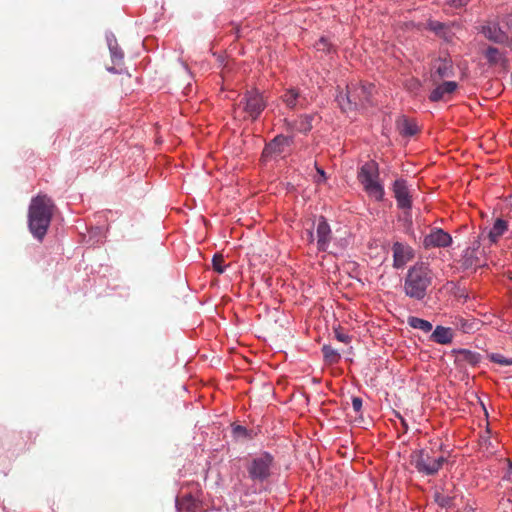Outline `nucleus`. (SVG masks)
Segmentation results:
<instances>
[{
	"label": "nucleus",
	"instance_id": "obj_1",
	"mask_svg": "<svg viewBox=\"0 0 512 512\" xmlns=\"http://www.w3.org/2000/svg\"><path fill=\"white\" fill-rule=\"evenodd\" d=\"M55 205L47 195L32 198L28 209V227L31 234L42 241L50 226Z\"/></svg>",
	"mask_w": 512,
	"mask_h": 512
},
{
	"label": "nucleus",
	"instance_id": "obj_2",
	"mask_svg": "<svg viewBox=\"0 0 512 512\" xmlns=\"http://www.w3.org/2000/svg\"><path fill=\"white\" fill-rule=\"evenodd\" d=\"M433 281V272L425 263H416L410 267L404 279L403 290L409 298L421 301Z\"/></svg>",
	"mask_w": 512,
	"mask_h": 512
},
{
	"label": "nucleus",
	"instance_id": "obj_3",
	"mask_svg": "<svg viewBox=\"0 0 512 512\" xmlns=\"http://www.w3.org/2000/svg\"><path fill=\"white\" fill-rule=\"evenodd\" d=\"M266 105V99L258 89L247 90L234 108L235 118L256 121Z\"/></svg>",
	"mask_w": 512,
	"mask_h": 512
},
{
	"label": "nucleus",
	"instance_id": "obj_4",
	"mask_svg": "<svg viewBox=\"0 0 512 512\" xmlns=\"http://www.w3.org/2000/svg\"><path fill=\"white\" fill-rule=\"evenodd\" d=\"M357 179L369 197L374 198L376 201L383 200L385 191L379 181V166L375 161L370 160L364 163L359 168Z\"/></svg>",
	"mask_w": 512,
	"mask_h": 512
},
{
	"label": "nucleus",
	"instance_id": "obj_5",
	"mask_svg": "<svg viewBox=\"0 0 512 512\" xmlns=\"http://www.w3.org/2000/svg\"><path fill=\"white\" fill-rule=\"evenodd\" d=\"M276 467L275 458L269 452H261L250 458L246 465L248 477L255 483L270 479Z\"/></svg>",
	"mask_w": 512,
	"mask_h": 512
},
{
	"label": "nucleus",
	"instance_id": "obj_6",
	"mask_svg": "<svg viewBox=\"0 0 512 512\" xmlns=\"http://www.w3.org/2000/svg\"><path fill=\"white\" fill-rule=\"evenodd\" d=\"M434 452L428 449L415 451L411 455V464L419 473L425 475H434L446 462L444 456H434Z\"/></svg>",
	"mask_w": 512,
	"mask_h": 512
},
{
	"label": "nucleus",
	"instance_id": "obj_7",
	"mask_svg": "<svg viewBox=\"0 0 512 512\" xmlns=\"http://www.w3.org/2000/svg\"><path fill=\"white\" fill-rule=\"evenodd\" d=\"M374 90L373 84L365 85H348L346 89V104L345 108H364L372 103V93Z\"/></svg>",
	"mask_w": 512,
	"mask_h": 512
},
{
	"label": "nucleus",
	"instance_id": "obj_8",
	"mask_svg": "<svg viewBox=\"0 0 512 512\" xmlns=\"http://www.w3.org/2000/svg\"><path fill=\"white\" fill-rule=\"evenodd\" d=\"M294 143L293 136L277 135L274 137L263 149L262 157L271 158L285 152L287 147H290Z\"/></svg>",
	"mask_w": 512,
	"mask_h": 512
},
{
	"label": "nucleus",
	"instance_id": "obj_9",
	"mask_svg": "<svg viewBox=\"0 0 512 512\" xmlns=\"http://www.w3.org/2000/svg\"><path fill=\"white\" fill-rule=\"evenodd\" d=\"M392 191L396 199L398 208L410 210L412 207V197L404 179H396L392 184Z\"/></svg>",
	"mask_w": 512,
	"mask_h": 512
},
{
	"label": "nucleus",
	"instance_id": "obj_10",
	"mask_svg": "<svg viewBox=\"0 0 512 512\" xmlns=\"http://www.w3.org/2000/svg\"><path fill=\"white\" fill-rule=\"evenodd\" d=\"M452 242V237L449 233L441 228H433L430 233L424 237L423 246L429 248H444L448 247Z\"/></svg>",
	"mask_w": 512,
	"mask_h": 512
},
{
	"label": "nucleus",
	"instance_id": "obj_11",
	"mask_svg": "<svg viewBox=\"0 0 512 512\" xmlns=\"http://www.w3.org/2000/svg\"><path fill=\"white\" fill-rule=\"evenodd\" d=\"M454 76V68L451 59L438 58L432 63L431 67V79L434 84H437L444 78H450Z\"/></svg>",
	"mask_w": 512,
	"mask_h": 512
},
{
	"label": "nucleus",
	"instance_id": "obj_12",
	"mask_svg": "<svg viewBox=\"0 0 512 512\" xmlns=\"http://www.w3.org/2000/svg\"><path fill=\"white\" fill-rule=\"evenodd\" d=\"M458 83L455 81H445L438 84L430 93L429 100L432 102L448 101L452 94L457 90Z\"/></svg>",
	"mask_w": 512,
	"mask_h": 512
},
{
	"label": "nucleus",
	"instance_id": "obj_13",
	"mask_svg": "<svg viewBox=\"0 0 512 512\" xmlns=\"http://www.w3.org/2000/svg\"><path fill=\"white\" fill-rule=\"evenodd\" d=\"M317 247L320 251H327L332 240V231L327 220L321 216L316 228Z\"/></svg>",
	"mask_w": 512,
	"mask_h": 512
},
{
	"label": "nucleus",
	"instance_id": "obj_14",
	"mask_svg": "<svg viewBox=\"0 0 512 512\" xmlns=\"http://www.w3.org/2000/svg\"><path fill=\"white\" fill-rule=\"evenodd\" d=\"M393 266L397 269L402 268L413 258V250L410 246L396 242L392 246Z\"/></svg>",
	"mask_w": 512,
	"mask_h": 512
},
{
	"label": "nucleus",
	"instance_id": "obj_15",
	"mask_svg": "<svg viewBox=\"0 0 512 512\" xmlns=\"http://www.w3.org/2000/svg\"><path fill=\"white\" fill-rule=\"evenodd\" d=\"M481 32L489 41L496 44H507L509 41L508 35L499 27L497 23L489 22L483 25Z\"/></svg>",
	"mask_w": 512,
	"mask_h": 512
},
{
	"label": "nucleus",
	"instance_id": "obj_16",
	"mask_svg": "<svg viewBox=\"0 0 512 512\" xmlns=\"http://www.w3.org/2000/svg\"><path fill=\"white\" fill-rule=\"evenodd\" d=\"M315 116L316 115L314 114L301 115L294 122H287V127L292 131L306 134L313 128L312 122L314 121Z\"/></svg>",
	"mask_w": 512,
	"mask_h": 512
},
{
	"label": "nucleus",
	"instance_id": "obj_17",
	"mask_svg": "<svg viewBox=\"0 0 512 512\" xmlns=\"http://www.w3.org/2000/svg\"><path fill=\"white\" fill-rule=\"evenodd\" d=\"M453 337L454 331L452 328L438 325L430 335V340L441 345H447L453 341Z\"/></svg>",
	"mask_w": 512,
	"mask_h": 512
},
{
	"label": "nucleus",
	"instance_id": "obj_18",
	"mask_svg": "<svg viewBox=\"0 0 512 512\" xmlns=\"http://www.w3.org/2000/svg\"><path fill=\"white\" fill-rule=\"evenodd\" d=\"M397 129L402 136H414L418 132V126L413 119L401 116L397 122Z\"/></svg>",
	"mask_w": 512,
	"mask_h": 512
},
{
	"label": "nucleus",
	"instance_id": "obj_19",
	"mask_svg": "<svg viewBox=\"0 0 512 512\" xmlns=\"http://www.w3.org/2000/svg\"><path fill=\"white\" fill-rule=\"evenodd\" d=\"M283 102L290 109H295L297 107H303L305 98L301 96L298 90L289 89L282 96Z\"/></svg>",
	"mask_w": 512,
	"mask_h": 512
},
{
	"label": "nucleus",
	"instance_id": "obj_20",
	"mask_svg": "<svg viewBox=\"0 0 512 512\" xmlns=\"http://www.w3.org/2000/svg\"><path fill=\"white\" fill-rule=\"evenodd\" d=\"M177 512H197L198 503L191 494L176 498Z\"/></svg>",
	"mask_w": 512,
	"mask_h": 512
},
{
	"label": "nucleus",
	"instance_id": "obj_21",
	"mask_svg": "<svg viewBox=\"0 0 512 512\" xmlns=\"http://www.w3.org/2000/svg\"><path fill=\"white\" fill-rule=\"evenodd\" d=\"M485 58L489 65H503L508 63L504 53L500 52L497 48L489 46L484 53Z\"/></svg>",
	"mask_w": 512,
	"mask_h": 512
},
{
	"label": "nucleus",
	"instance_id": "obj_22",
	"mask_svg": "<svg viewBox=\"0 0 512 512\" xmlns=\"http://www.w3.org/2000/svg\"><path fill=\"white\" fill-rule=\"evenodd\" d=\"M507 230L508 222L501 218H497L488 233L489 241L491 243H496Z\"/></svg>",
	"mask_w": 512,
	"mask_h": 512
},
{
	"label": "nucleus",
	"instance_id": "obj_23",
	"mask_svg": "<svg viewBox=\"0 0 512 512\" xmlns=\"http://www.w3.org/2000/svg\"><path fill=\"white\" fill-rule=\"evenodd\" d=\"M456 361L460 364L476 365L480 361V355L467 349L456 351Z\"/></svg>",
	"mask_w": 512,
	"mask_h": 512
},
{
	"label": "nucleus",
	"instance_id": "obj_24",
	"mask_svg": "<svg viewBox=\"0 0 512 512\" xmlns=\"http://www.w3.org/2000/svg\"><path fill=\"white\" fill-rule=\"evenodd\" d=\"M407 323L410 327L421 330L424 333L430 332L433 328L432 324L429 321L415 316H409L407 319Z\"/></svg>",
	"mask_w": 512,
	"mask_h": 512
},
{
	"label": "nucleus",
	"instance_id": "obj_25",
	"mask_svg": "<svg viewBox=\"0 0 512 512\" xmlns=\"http://www.w3.org/2000/svg\"><path fill=\"white\" fill-rule=\"evenodd\" d=\"M108 47L110 50L112 61L115 64H120L124 58V53L121 50V48L119 47L116 39H114V38L108 39Z\"/></svg>",
	"mask_w": 512,
	"mask_h": 512
},
{
	"label": "nucleus",
	"instance_id": "obj_26",
	"mask_svg": "<svg viewBox=\"0 0 512 512\" xmlns=\"http://www.w3.org/2000/svg\"><path fill=\"white\" fill-rule=\"evenodd\" d=\"M324 358L330 364L337 363L340 359L339 353L330 345H324L322 347Z\"/></svg>",
	"mask_w": 512,
	"mask_h": 512
},
{
	"label": "nucleus",
	"instance_id": "obj_27",
	"mask_svg": "<svg viewBox=\"0 0 512 512\" xmlns=\"http://www.w3.org/2000/svg\"><path fill=\"white\" fill-rule=\"evenodd\" d=\"M224 258L220 254H215L212 259V266L213 269L219 273L222 274L225 271V268L223 266Z\"/></svg>",
	"mask_w": 512,
	"mask_h": 512
},
{
	"label": "nucleus",
	"instance_id": "obj_28",
	"mask_svg": "<svg viewBox=\"0 0 512 512\" xmlns=\"http://www.w3.org/2000/svg\"><path fill=\"white\" fill-rule=\"evenodd\" d=\"M315 48L317 51L322 52H330L331 50V44L329 43L328 39L325 37H321L316 43Z\"/></svg>",
	"mask_w": 512,
	"mask_h": 512
},
{
	"label": "nucleus",
	"instance_id": "obj_29",
	"mask_svg": "<svg viewBox=\"0 0 512 512\" xmlns=\"http://www.w3.org/2000/svg\"><path fill=\"white\" fill-rule=\"evenodd\" d=\"M473 254H474V250H472V249H467L465 251V254L463 256V265L465 267L468 268V267H471L476 264Z\"/></svg>",
	"mask_w": 512,
	"mask_h": 512
},
{
	"label": "nucleus",
	"instance_id": "obj_30",
	"mask_svg": "<svg viewBox=\"0 0 512 512\" xmlns=\"http://www.w3.org/2000/svg\"><path fill=\"white\" fill-rule=\"evenodd\" d=\"M490 360L494 363L500 364L502 366L512 365V359H507L501 354H492L490 356Z\"/></svg>",
	"mask_w": 512,
	"mask_h": 512
},
{
	"label": "nucleus",
	"instance_id": "obj_31",
	"mask_svg": "<svg viewBox=\"0 0 512 512\" xmlns=\"http://www.w3.org/2000/svg\"><path fill=\"white\" fill-rule=\"evenodd\" d=\"M336 101L340 107V109L347 113V112H350V111H354L355 108H345L343 106V104H346V92H340L337 96H336Z\"/></svg>",
	"mask_w": 512,
	"mask_h": 512
},
{
	"label": "nucleus",
	"instance_id": "obj_32",
	"mask_svg": "<svg viewBox=\"0 0 512 512\" xmlns=\"http://www.w3.org/2000/svg\"><path fill=\"white\" fill-rule=\"evenodd\" d=\"M334 333H335L336 339L340 342L347 344L351 340V337L348 334L344 333L341 329H335Z\"/></svg>",
	"mask_w": 512,
	"mask_h": 512
},
{
	"label": "nucleus",
	"instance_id": "obj_33",
	"mask_svg": "<svg viewBox=\"0 0 512 512\" xmlns=\"http://www.w3.org/2000/svg\"><path fill=\"white\" fill-rule=\"evenodd\" d=\"M352 407L356 413H359L362 409V399L360 397L352 398Z\"/></svg>",
	"mask_w": 512,
	"mask_h": 512
},
{
	"label": "nucleus",
	"instance_id": "obj_34",
	"mask_svg": "<svg viewBox=\"0 0 512 512\" xmlns=\"http://www.w3.org/2000/svg\"><path fill=\"white\" fill-rule=\"evenodd\" d=\"M233 434L235 436H247V429L241 425H236L233 427Z\"/></svg>",
	"mask_w": 512,
	"mask_h": 512
},
{
	"label": "nucleus",
	"instance_id": "obj_35",
	"mask_svg": "<svg viewBox=\"0 0 512 512\" xmlns=\"http://www.w3.org/2000/svg\"><path fill=\"white\" fill-rule=\"evenodd\" d=\"M469 0H447V4H449L452 7L460 8L465 6Z\"/></svg>",
	"mask_w": 512,
	"mask_h": 512
},
{
	"label": "nucleus",
	"instance_id": "obj_36",
	"mask_svg": "<svg viewBox=\"0 0 512 512\" xmlns=\"http://www.w3.org/2000/svg\"><path fill=\"white\" fill-rule=\"evenodd\" d=\"M437 500L439 501L441 506H449L450 502H451V499L449 497H444V496H442V497L437 496Z\"/></svg>",
	"mask_w": 512,
	"mask_h": 512
},
{
	"label": "nucleus",
	"instance_id": "obj_37",
	"mask_svg": "<svg viewBox=\"0 0 512 512\" xmlns=\"http://www.w3.org/2000/svg\"><path fill=\"white\" fill-rule=\"evenodd\" d=\"M308 241L313 242L314 241V235L311 231H308Z\"/></svg>",
	"mask_w": 512,
	"mask_h": 512
},
{
	"label": "nucleus",
	"instance_id": "obj_38",
	"mask_svg": "<svg viewBox=\"0 0 512 512\" xmlns=\"http://www.w3.org/2000/svg\"><path fill=\"white\" fill-rule=\"evenodd\" d=\"M441 27H442V24H440V23H435V24L432 26V28H433L434 30H437V29H439V28H441Z\"/></svg>",
	"mask_w": 512,
	"mask_h": 512
},
{
	"label": "nucleus",
	"instance_id": "obj_39",
	"mask_svg": "<svg viewBox=\"0 0 512 512\" xmlns=\"http://www.w3.org/2000/svg\"><path fill=\"white\" fill-rule=\"evenodd\" d=\"M317 171H318V173L321 175V177L325 178V173H324V171H323V170H321V169H319V168H318V169H317Z\"/></svg>",
	"mask_w": 512,
	"mask_h": 512
},
{
	"label": "nucleus",
	"instance_id": "obj_40",
	"mask_svg": "<svg viewBox=\"0 0 512 512\" xmlns=\"http://www.w3.org/2000/svg\"><path fill=\"white\" fill-rule=\"evenodd\" d=\"M401 422H402V425H404L405 428H407L406 422H405V420L403 418H401Z\"/></svg>",
	"mask_w": 512,
	"mask_h": 512
},
{
	"label": "nucleus",
	"instance_id": "obj_41",
	"mask_svg": "<svg viewBox=\"0 0 512 512\" xmlns=\"http://www.w3.org/2000/svg\"><path fill=\"white\" fill-rule=\"evenodd\" d=\"M511 84H512V73H511Z\"/></svg>",
	"mask_w": 512,
	"mask_h": 512
}]
</instances>
